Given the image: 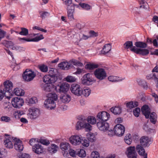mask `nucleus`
Segmentation results:
<instances>
[{
  "instance_id": "nucleus-1",
  "label": "nucleus",
  "mask_w": 158,
  "mask_h": 158,
  "mask_svg": "<svg viewBox=\"0 0 158 158\" xmlns=\"http://www.w3.org/2000/svg\"><path fill=\"white\" fill-rule=\"evenodd\" d=\"M48 97L44 102V106L48 109H54L56 107L55 101L57 100V95L55 93H50L48 95Z\"/></svg>"
},
{
  "instance_id": "nucleus-2",
  "label": "nucleus",
  "mask_w": 158,
  "mask_h": 158,
  "mask_svg": "<svg viewBox=\"0 0 158 158\" xmlns=\"http://www.w3.org/2000/svg\"><path fill=\"white\" fill-rule=\"evenodd\" d=\"M125 128L121 124H117L114 127L113 130L110 129L109 130L108 135L112 136L114 135H116L118 136L123 135L124 133Z\"/></svg>"
},
{
  "instance_id": "nucleus-3",
  "label": "nucleus",
  "mask_w": 158,
  "mask_h": 158,
  "mask_svg": "<svg viewBox=\"0 0 158 158\" xmlns=\"http://www.w3.org/2000/svg\"><path fill=\"white\" fill-rule=\"evenodd\" d=\"M76 128L78 130L85 128L87 131H90L92 129V126L89 123H87L85 118L82 116L77 122L76 125Z\"/></svg>"
},
{
  "instance_id": "nucleus-4",
  "label": "nucleus",
  "mask_w": 158,
  "mask_h": 158,
  "mask_svg": "<svg viewBox=\"0 0 158 158\" xmlns=\"http://www.w3.org/2000/svg\"><path fill=\"white\" fill-rule=\"evenodd\" d=\"M36 76L34 71L26 69L23 74V79L25 81H30L32 80Z\"/></svg>"
},
{
  "instance_id": "nucleus-5",
  "label": "nucleus",
  "mask_w": 158,
  "mask_h": 158,
  "mask_svg": "<svg viewBox=\"0 0 158 158\" xmlns=\"http://www.w3.org/2000/svg\"><path fill=\"white\" fill-rule=\"evenodd\" d=\"M95 77L98 79L102 80L104 79L106 77V74L104 69L102 68H98L94 72Z\"/></svg>"
},
{
  "instance_id": "nucleus-6",
  "label": "nucleus",
  "mask_w": 158,
  "mask_h": 158,
  "mask_svg": "<svg viewBox=\"0 0 158 158\" xmlns=\"http://www.w3.org/2000/svg\"><path fill=\"white\" fill-rule=\"evenodd\" d=\"M69 85L66 83L60 84L55 86V89L57 92L65 93L69 89Z\"/></svg>"
},
{
  "instance_id": "nucleus-7",
  "label": "nucleus",
  "mask_w": 158,
  "mask_h": 158,
  "mask_svg": "<svg viewBox=\"0 0 158 158\" xmlns=\"http://www.w3.org/2000/svg\"><path fill=\"white\" fill-rule=\"evenodd\" d=\"M23 99L20 97H16L12 100L11 104L13 106L16 108H19L23 104Z\"/></svg>"
},
{
  "instance_id": "nucleus-8",
  "label": "nucleus",
  "mask_w": 158,
  "mask_h": 158,
  "mask_svg": "<svg viewBox=\"0 0 158 158\" xmlns=\"http://www.w3.org/2000/svg\"><path fill=\"white\" fill-rule=\"evenodd\" d=\"M110 118L109 113L105 111L99 112L97 115L98 121H107Z\"/></svg>"
},
{
  "instance_id": "nucleus-9",
  "label": "nucleus",
  "mask_w": 158,
  "mask_h": 158,
  "mask_svg": "<svg viewBox=\"0 0 158 158\" xmlns=\"http://www.w3.org/2000/svg\"><path fill=\"white\" fill-rule=\"evenodd\" d=\"M82 88L79 85L73 84L71 85L70 90L72 93L74 94L80 96L81 95Z\"/></svg>"
},
{
  "instance_id": "nucleus-10",
  "label": "nucleus",
  "mask_w": 158,
  "mask_h": 158,
  "mask_svg": "<svg viewBox=\"0 0 158 158\" xmlns=\"http://www.w3.org/2000/svg\"><path fill=\"white\" fill-rule=\"evenodd\" d=\"M3 84L4 88L3 90L4 91L8 93L10 96V97L12 96V94L11 92L12 89L13 87L12 83L9 80L6 81L4 82Z\"/></svg>"
},
{
  "instance_id": "nucleus-11",
  "label": "nucleus",
  "mask_w": 158,
  "mask_h": 158,
  "mask_svg": "<svg viewBox=\"0 0 158 158\" xmlns=\"http://www.w3.org/2000/svg\"><path fill=\"white\" fill-rule=\"evenodd\" d=\"M126 153L128 158H137V154L135 146H130L127 148Z\"/></svg>"
},
{
  "instance_id": "nucleus-12",
  "label": "nucleus",
  "mask_w": 158,
  "mask_h": 158,
  "mask_svg": "<svg viewBox=\"0 0 158 158\" xmlns=\"http://www.w3.org/2000/svg\"><path fill=\"white\" fill-rule=\"evenodd\" d=\"M106 121H98L97 126L99 130L103 131H109V124Z\"/></svg>"
},
{
  "instance_id": "nucleus-13",
  "label": "nucleus",
  "mask_w": 158,
  "mask_h": 158,
  "mask_svg": "<svg viewBox=\"0 0 158 158\" xmlns=\"http://www.w3.org/2000/svg\"><path fill=\"white\" fill-rule=\"evenodd\" d=\"M29 113L28 115L31 119H34L36 118L39 115L40 111L37 108L32 107L29 109Z\"/></svg>"
},
{
  "instance_id": "nucleus-14",
  "label": "nucleus",
  "mask_w": 158,
  "mask_h": 158,
  "mask_svg": "<svg viewBox=\"0 0 158 158\" xmlns=\"http://www.w3.org/2000/svg\"><path fill=\"white\" fill-rule=\"evenodd\" d=\"M81 138L82 137L81 135H72L69 138V142L70 143L74 145H78L81 142Z\"/></svg>"
},
{
  "instance_id": "nucleus-15",
  "label": "nucleus",
  "mask_w": 158,
  "mask_h": 158,
  "mask_svg": "<svg viewBox=\"0 0 158 158\" xmlns=\"http://www.w3.org/2000/svg\"><path fill=\"white\" fill-rule=\"evenodd\" d=\"M131 51L137 54L143 56H146L149 53V51L148 49L137 48L135 46H134L131 49Z\"/></svg>"
},
{
  "instance_id": "nucleus-16",
  "label": "nucleus",
  "mask_w": 158,
  "mask_h": 158,
  "mask_svg": "<svg viewBox=\"0 0 158 158\" xmlns=\"http://www.w3.org/2000/svg\"><path fill=\"white\" fill-rule=\"evenodd\" d=\"M82 83L84 85H89L92 84L94 81V79L91 77V75L87 73L84 75L82 78Z\"/></svg>"
},
{
  "instance_id": "nucleus-17",
  "label": "nucleus",
  "mask_w": 158,
  "mask_h": 158,
  "mask_svg": "<svg viewBox=\"0 0 158 158\" xmlns=\"http://www.w3.org/2000/svg\"><path fill=\"white\" fill-rule=\"evenodd\" d=\"M13 140H14V145L15 149L19 152L23 151V146L22 141L16 138L13 139Z\"/></svg>"
},
{
  "instance_id": "nucleus-18",
  "label": "nucleus",
  "mask_w": 158,
  "mask_h": 158,
  "mask_svg": "<svg viewBox=\"0 0 158 158\" xmlns=\"http://www.w3.org/2000/svg\"><path fill=\"white\" fill-rule=\"evenodd\" d=\"M44 37L42 35H40L38 36H36L34 38L30 39L27 38H20L19 39L20 41H23V42H38L39 40L44 39Z\"/></svg>"
},
{
  "instance_id": "nucleus-19",
  "label": "nucleus",
  "mask_w": 158,
  "mask_h": 158,
  "mask_svg": "<svg viewBox=\"0 0 158 158\" xmlns=\"http://www.w3.org/2000/svg\"><path fill=\"white\" fill-rule=\"evenodd\" d=\"M57 80V77H52L48 75H45L43 78V81L44 84H52L55 83Z\"/></svg>"
},
{
  "instance_id": "nucleus-20",
  "label": "nucleus",
  "mask_w": 158,
  "mask_h": 158,
  "mask_svg": "<svg viewBox=\"0 0 158 158\" xmlns=\"http://www.w3.org/2000/svg\"><path fill=\"white\" fill-rule=\"evenodd\" d=\"M55 86L52 84H42L41 87L42 89L47 92H51L55 89Z\"/></svg>"
},
{
  "instance_id": "nucleus-21",
  "label": "nucleus",
  "mask_w": 158,
  "mask_h": 158,
  "mask_svg": "<svg viewBox=\"0 0 158 158\" xmlns=\"http://www.w3.org/2000/svg\"><path fill=\"white\" fill-rule=\"evenodd\" d=\"M136 150L139 155L143 156L144 158H147V154L142 146L137 145L136 146Z\"/></svg>"
},
{
  "instance_id": "nucleus-22",
  "label": "nucleus",
  "mask_w": 158,
  "mask_h": 158,
  "mask_svg": "<svg viewBox=\"0 0 158 158\" xmlns=\"http://www.w3.org/2000/svg\"><path fill=\"white\" fill-rule=\"evenodd\" d=\"M9 137V138H6L4 142V144L5 147L8 148H12L13 147V144H14V140L11 141L10 138V135H7Z\"/></svg>"
},
{
  "instance_id": "nucleus-23",
  "label": "nucleus",
  "mask_w": 158,
  "mask_h": 158,
  "mask_svg": "<svg viewBox=\"0 0 158 158\" xmlns=\"http://www.w3.org/2000/svg\"><path fill=\"white\" fill-rule=\"evenodd\" d=\"M151 142V140L147 136H143L140 139V142L144 147L148 146L149 142Z\"/></svg>"
},
{
  "instance_id": "nucleus-24",
  "label": "nucleus",
  "mask_w": 158,
  "mask_h": 158,
  "mask_svg": "<svg viewBox=\"0 0 158 158\" xmlns=\"http://www.w3.org/2000/svg\"><path fill=\"white\" fill-rule=\"evenodd\" d=\"M74 5H71L70 7H67L68 16L70 20H73L74 19L73 13L74 11Z\"/></svg>"
},
{
  "instance_id": "nucleus-25",
  "label": "nucleus",
  "mask_w": 158,
  "mask_h": 158,
  "mask_svg": "<svg viewBox=\"0 0 158 158\" xmlns=\"http://www.w3.org/2000/svg\"><path fill=\"white\" fill-rule=\"evenodd\" d=\"M33 151L36 153L39 154L43 152V148L42 146L39 144H35L33 146Z\"/></svg>"
},
{
  "instance_id": "nucleus-26",
  "label": "nucleus",
  "mask_w": 158,
  "mask_h": 158,
  "mask_svg": "<svg viewBox=\"0 0 158 158\" xmlns=\"http://www.w3.org/2000/svg\"><path fill=\"white\" fill-rule=\"evenodd\" d=\"M141 111L145 118H149L151 113L148 106L147 105H143L141 108Z\"/></svg>"
},
{
  "instance_id": "nucleus-27",
  "label": "nucleus",
  "mask_w": 158,
  "mask_h": 158,
  "mask_svg": "<svg viewBox=\"0 0 158 158\" xmlns=\"http://www.w3.org/2000/svg\"><path fill=\"white\" fill-rule=\"evenodd\" d=\"M111 47L109 44H105L102 49L100 51L99 54L103 55L108 53L111 50Z\"/></svg>"
},
{
  "instance_id": "nucleus-28",
  "label": "nucleus",
  "mask_w": 158,
  "mask_h": 158,
  "mask_svg": "<svg viewBox=\"0 0 158 158\" xmlns=\"http://www.w3.org/2000/svg\"><path fill=\"white\" fill-rule=\"evenodd\" d=\"M70 64L69 63L67 62L64 61L58 64V67L60 69L66 70L68 69L70 66Z\"/></svg>"
},
{
  "instance_id": "nucleus-29",
  "label": "nucleus",
  "mask_w": 158,
  "mask_h": 158,
  "mask_svg": "<svg viewBox=\"0 0 158 158\" xmlns=\"http://www.w3.org/2000/svg\"><path fill=\"white\" fill-rule=\"evenodd\" d=\"M110 111L114 114H119L122 112V109L120 107L115 106L112 107Z\"/></svg>"
},
{
  "instance_id": "nucleus-30",
  "label": "nucleus",
  "mask_w": 158,
  "mask_h": 158,
  "mask_svg": "<svg viewBox=\"0 0 158 158\" xmlns=\"http://www.w3.org/2000/svg\"><path fill=\"white\" fill-rule=\"evenodd\" d=\"M12 93H14L15 95L18 96H22L24 95V90L21 89L19 88H15L13 92Z\"/></svg>"
},
{
  "instance_id": "nucleus-31",
  "label": "nucleus",
  "mask_w": 158,
  "mask_h": 158,
  "mask_svg": "<svg viewBox=\"0 0 158 158\" xmlns=\"http://www.w3.org/2000/svg\"><path fill=\"white\" fill-rule=\"evenodd\" d=\"M48 73V75L52 77H56L57 78V75L58 72L57 69L53 68H50Z\"/></svg>"
},
{
  "instance_id": "nucleus-32",
  "label": "nucleus",
  "mask_w": 158,
  "mask_h": 158,
  "mask_svg": "<svg viewBox=\"0 0 158 158\" xmlns=\"http://www.w3.org/2000/svg\"><path fill=\"white\" fill-rule=\"evenodd\" d=\"M126 106L130 109L137 106L138 105V102H137L130 101L126 103Z\"/></svg>"
},
{
  "instance_id": "nucleus-33",
  "label": "nucleus",
  "mask_w": 158,
  "mask_h": 158,
  "mask_svg": "<svg viewBox=\"0 0 158 158\" xmlns=\"http://www.w3.org/2000/svg\"><path fill=\"white\" fill-rule=\"evenodd\" d=\"M98 65L97 64L94 63H89L86 64L85 66V68L87 70H92L98 68Z\"/></svg>"
},
{
  "instance_id": "nucleus-34",
  "label": "nucleus",
  "mask_w": 158,
  "mask_h": 158,
  "mask_svg": "<svg viewBox=\"0 0 158 158\" xmlns=\"http://www.w3.org/2000/svg\"><path fill=\"white\" fill-rule=\"evenodd\" d=\"M157 115L154 112H152L150 114V122L153 124H155L157 121Z\"/></svg>"
},
{
  "instance_id": "nucleus-35",
  "label": "nucleus",
  "mask_w": 158,
  "mask_h": 158,
  "mask_svg": "<svg viewBox=\"0 0 158 158\" xmlns=\"http://www.w3.org/2000/svg\"><path fill=\"white\" fill-rule=\"evenodd\" d=\"M60 99L64 103H68L70 100V97L69 95L65 94L60 97Z\"/></svg>"
},
{
  "instance_id": "nucleus-36",
  "label": "nucleus",
  "mask_w": 158,
  "mask_h": 158,
  "mask_svg": "<svg viewBox=\"0 0 158 158\" xmlns=\"http://www.w3.org/2000/svg\"><path fill=\"white\" fill-rule=\"evenodd\" d=\"M135 45L137 47L142 48H146L147 46V44L146 43L141 41L135 42Z\"/></svg>"
},
{
  "instance_id": "nucleus-37",
  "label": "nucleus",
  "mask_w": 158,
  "mask_h": 158,
  "mask_svg": "<svg viewBox=\"0 0 158 158\" xmlns=\"http://www.w3.org/2000/svg\"><path fill=\"white\" fill-rule=\"evenodd\" d=\"M119 77L117 76H110L108 77V80L111 82H117L119 81H121L124 80L125 79L124 77L123 78L120 80L118 79Z\"/></svg>"
},
{
  "instance_id": "nucleus-38",
  "label": "nucleus",
  "mask_w": 158,
  "mask_h": 158,
  "mask_svg": "<svg viewBox=\"0 0 158 158\" xmlns=\"http://www.w3.org/2000/svg\"><path fill=\"white\" fill-rule=\"evenodd\" d=\"M58 148V147L56 145L52 144L51 147H48V150L51 152L55 153L57 152Z\"/></svg>"
},
{
  "instance_id": "nucleus-39",
  "label": "nucleus",
  "mask_w": 158,
  "mask_h": 158,
  "mask_svg": "<svg viewBox=\"0 0 158 158\" xmlns=\"http://www.w3.org/2000/svg\"><path fill=\"white\" fill-rule=\"evenodd\" d=\"M60 147L62 150L65 151L70 148V146L69 143H60Z\"/></svg>"
},
{
  "instance_id": "nucleus-40",
  "label": "nucleus",
  "mask_w": 158,
  "mask_h": 158,
  "mask_svg": "<svg viewBox=\"0 0 158 158\" xmlns=\"http://www.w3.org/2000/svg\"><path fill=\"white\" fill-rule=\"evenodd\" d=\"M2 44L4 45L7 48H11L14 45L13 43L11 41H8L6 40L4 41Z\"/></svg>"
},
{
  "instance_id": "nucleus-41",
  "label": "nucleus",
  "mask_w": 158,
  "mask_h": 158,
  "mask_svg": "<svg viewBox=\"0 0 158 158\" xmlns=\"http://www.w3.org/2000/svg\"><path fill=\"white\" fill-rule=\"evenodd\" d=\"M88 140L91 142H93L95 140V137L94 134L92 133H88L87 135Z\"/></svg>"
},
{
  "instance_id": "nucleus-42",
  "label": "nucleus",
  "mask_w": 158,
  "mask_h": 158,
  "mask_svg": "<svg viewBox=\"0 0 158 158\" xmlns=\"http://www.w3.org/2000/svg\"><path fill=\"white\" fill-rule=\"evenodd\" d=\"M86 120L87 122L91 124H94L96 123V120L95 118L93 116H89Z\"/></svg>"
},
{
  "instance_id": "nucleus-43",
  "label": "nucleus",
  "mask_w": 158,
  "mask_h": 158,
  "mask_svg": "<svg viewBox=\"0 0 158 158\" xmlns=\"http://www.w3.org/2000/svg\"><path fill=\"white\" fill-rule=\"evenodd\" d=\"M131 136L130 134H128L127 135L124 139V140L125 142L127 144H130L132 142V140L131 139Z\"/></svg>"
},
{
  "instance_id": "nucleus-44",
  "label": "nucleus",
  "mask_w": 158,
  "mask_h": 158,
  "mask_svg": "<svg viewBox=\"0 0 158 158\" xmlns=\"http://www.w3.org/2000/svg\"><path fill=\"white\" fill-rule=\"evenodd\" d=\"M124 48L125 49H128L130 48V50L133 47V43L131 41H127L124 44Z\"/></svg>"
},
{
  "instance_id": "nucleus-45",
  "label": "nucleus",
  "mask_w": 158,
  "mask_h": 158,
  "mask_svg": "<svg viewBox=\"0 0 158 158\" xmlns=\"http://www.w3.org/2000/svg\"><path fill=\"white\" fill-rule=\"evenodd\" d=\"M81 95L85 97H88L90 94L91 90L89 89H82Z\"/></svg>"
},
{
  "instance_id": "nucleus-46",
  "label": "nucleus",
  "mask_w": 158,
  "mask_h": 158,
  "mask_svg": "<svg viewBox=\"0 0 158 158\" xmlns=\"http://www.w3.org/2000/svg\"><path fill=\"white\" fill-rule=\"evenodd\" d=\"M21 31L19 33V34L27 36L28 34V30L26 28L21 27Z\"/></svg>"
},
{
  "instance_id": "nucleus-47",
  "label": "nucleus",
  "mask_w": 158,
  "mask_h": 158,
  "mask_svg": "<svg viewBox=\"0 0 158 158\" xmlns=\"http://www.w3.org/2000/svg\"><path fill=\"white\" fill-rule=\"evenodd\" d=\"M6 93L3 90L2 91V90L0 89V101L3 99L4 96H5L8 99H10L11 98L10 96H7Z\"/></svg>"
},
{
  "instance_id": "nucleus-48",
  "label": "nucleus",
  "mask_w": 158,
  "mask_h": 158,
  "mask_svg": "<svg viewBox=\"0 0 158 158\" xmlns=\"http://www.w3.org/2000/svg\"><path fill=\"white\" fill-rule=\"evenodd\" d=\"M7 152L6 149L3 148H0V158H3L6 156Z\"/></svg>"
},
{
  "instance_id": "nucleus-49",
  "label": "nucleus",
  "mask_w": 158,
  "mask_h": 158,
  "mask_svg": "<svg viewBox=\"0 0 158 158\" xmlns=\"http://www.w3.org/2000/svg\"><path fill=\"white\" fill-rule=\"evenodd\" d=\"M39 67L41 71L43 72L46 73L48 71V67L44 64L39 65Z\"/></svg>"
},
{
  "instance_id": "nucleus-50",
  "label": "nucleus",
  "mask_w": 158,
  "mask_h": 158,
  "mask_svg": "<svg viewBox=\"0 0 158 158\" xmlns=\"http://www.w3.org/2000/svg\"><path fill=\"white\" fill-rule=\"evenodd\" d=\"M81 141V143L85 147H87L89 145V141L85 139L84 138L82 137Z\"/></svg>"
},
{
  "instance_id": "nucleus-51",
  "label": "nucleus",
  "mask_w": 158,
  "mask_h": 158,
  "mask_svg": "<svg viewBox=\"0 0 158 158\" xmlns=\"http://www.w3.org/2000/svg\"><path fill=\"white\" fill-rule=\"evenodd\" d=\"M79 5L81 7L85 10H88L90 9L91 6L85 3H79Z\"/></svg>"
},
{
  "instance_id": "nucleus-52",
  "label": "nucleus",
  "mask_w": 158,
  "mask_h": 158,
  "mask_svg": "<svg viewBox=\"0 0 158 158\" xmlns=\"http://www.w3.org/2000/svg\"><path fill=\"white\" fill-rule=\"evenodd\" d=\"M39 13L40 17L42 19H44L50 15V14L47 12L40 11L39 12Z\"/></svg>"
},
{
  "instance_id": "nucleus-53",
  "label": "nucleus",
  "mask_w": 158,
  "mask_h": 158,
  "mask_svg": "<svg viewBox=\"0 0 158 158\" xmlns=\"http://www.w3.org/2000/svg\"><path fill=\"white\" fill-rule=\"evenodd\" d=\"M4 108L5 109H7L9 110H11V104L9 102H5L4 103Z\"/></svg>"
},
{
  "instance_id": "nucleus-54",
  "label": "nucleus",
  "mask_w": 158,
  "mask_h": 158,
  "mask_svg": "<svg viewBox=\"0 0 158 158\" xmlns=\"http://www.w3.org/2000/svg\"><path fill=\"white\" fill-rule=\"evenodd\" d=\"M71 62L74 65L77 66H83L82 63L77 60L73 59L71 60Z\"/></svg>"
},
{
  "instance_id": "nucleus-55",
  "label": "nucleus",
  "mask_w": 158,
  "mask_h": 158,
  "mask_svg": "<svg viewBox=\"0 0 158 158\" xmlns=\"http://www.w3.org/2000/svg\"><path fill=\"white\" fill-rule=\"evenodd\" d=\"M90 156L91 158H99V154L97 151H94L92 152Z\"/></svg>"
},
{
  "instance_id": "nucleus-56",
  "label": "nucleus",
  "mask_w": 158,
  "mask_h": 158,
  "mask_svg": "<svg viewBox=\"0 0 158 158\" xmlns=\"http://www.w3.org/2000/svg\"><path fill=\"white\" fill-rule=\"evenodd\" d=\"M39 142L41 144L46 146H48L50 144L49 141L46 139H40Z\"/></svg>"
},
{
  "instance_id": "nucleus-57",
  "label": "nucleus",
  "mask_w": 158,
  "mask_h": 158,
  "mask_svg": "<svg viewBox=\"0 0 158 158\" xmlns=\"http://www.w3.org/2000/svg\"><path fill=\"white\" fill-rule=\"evenodd\" d=\"M78 155L81 157H85L86 156L85 151L83 149H80L78 153Z\"/></svg>"
},
{
  "instance_id": "nucleus-58",
  "label": "nucleus",
  "mask_w": 158,
  "mask_h": 158,
  "mask_svg": "<svg viewBox=\"0 0 158 158\" xmlns=\"http://www.w3.org/2000/svg\"><path fill=\"white\" fill-rule=\"evenodd\" d=\"M140 112V109L139 108L137 107L133 111V113L134 115L136 117H139Z\"/></svg>"
},
{
  "instance_id": "nucleus-59",
  "label": "nucleus",
  "mask_w": 158,
  "mask_h": 158,
  "mask_svg": "<svg viewBox=\"0 0 158 158\" xmlns=\"http://www.w3.org/2000/svg\"><path fill=\"white\" fill-rule=\"evenodd\" d=\"M1 120L2 122H8L11 120V119L10 117L7 116H2L1 118Z\"/></svg>"
},
{
  "instance_id": "nucleus-60",
  "label": "nucleus",
  "mask_w": 158,
  "mask_h": 158,
  "mask_svg": "<svg viewBox=\"0 0 158 158\" xmlns=\"http://www.w3.org/2000/svg\"><path fill=\"white\" fill-rule=\"evenodd\" d=\"M66 81L69 82H72L75 81H76L75 78L71 76H69L66 78Z\"/></svg>"
},
{
  "instance_id": "nucleus-61",
  "label": "nucleus",
  "mask_w": 158,
  "mask_h": 158,
  "mask_svg": "<svg viewBox=\"0 0 158 158\" xmlns=\"http://www.w3.org/2000/svg\"><path fill=\"white\" fill-rule=\"evenodd\" d=\"M38 100L35 97H33L31 98L29 100V104H34L37 102Z\"/></svg>"
},
{
  "instance_id": "nucleus-62",
  "label": "nucleus",
  "mask_w": 158,
  "mask_h": 158,
  "mask_svg": "<svg viewBox=\"0 0 158 158\" xmlns=\"http://www.w3.org/2000/svg\"><path fill=\"white\" fill-rule=\"evenodd\" d=\"M63 3L66 5L67 7H70V5H73L72 4V0H63Z\"/></svg>"
},
{
  "instance_id": "nucleus-63",
  "label": "nucleus",
  "mask_w": 158,
  "mask_h": 158,
  "mask_svg": "<svg viewBox=\"0 0 158 158\" xmlns=\"http://www.w3.org/2000/svg\"><path fill=\"white\" fill-rule=\"evenodd\" d=\"M89 33L90 35L89 36L90 37H94L98 36V33L93 30L90 31L89 32Z\"/></svg>"
},
{
  "instance_id": "nucleus-64",
  "label": "nucleus",
  "mask_w": 158,
  "mask_h": 158,
  "mask_svg": "<svg viewBox=\"0 0 158 158\" xmlns=\"http://www.w3.org/2000/svg\"><path fill=\"white\" fill-rule=\"evenodd\" d=\"M6 34V31L0 29V41L4 37Z\"/></svg>"
}]
</instances>
